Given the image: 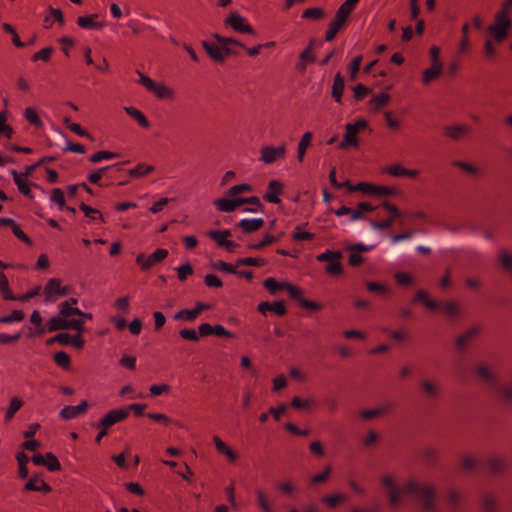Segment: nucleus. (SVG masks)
<instances>
[{"label":"nucleus","mask_w":512,"mask_h":512,"mask_svg":"<svg viewBox=\"0 0 512 512\" xmlns=\"http://www.w3.org/2000/svg\"><path fill=\"white\" fill-rule=\"evenodd\" d=\"M403 491L412 494L421 500L422 512H432L436 508V486L432 483H422L414 478L406 481Z\"/></svg>","instance_id":"1"},{"label":"nucleus","mask_w":512,"mask_h":512,"mask_svg":"<svg viewBox=\"0 0 512 512\" xmlns=\"http://www.w3.org/2000/svg\"><path fill=\"white\" fill-rule=\"evenodd\" d=\"M512 7V0H505L501 8L494 14L493 23L488 26L487 33L497 42H504L512 29V20L509 12Z\"/></svg>","instance_id":"2"},{"label":"nucleus","mask_w":512,"mask_h":512,"mask_svg":"<svg viewBox=\"0 0 512 512\" xmlns=\"http://www.w3.org/2000/svg\"><path fill=\"white\" fill-rule=\"evenodd\" d=\"M213 204L219 211L225 212V213L234 212L238 207H240L241 205H244V204H254V206H255L253 208L252 207L244 208L245 212L250 213V212H255L257 210L262 211L264 209L263 204L261 203L259 197H257V196H251L248 198L236 197V198H232V199L219 198V199L214 200Z\"/></svg>","instance_id":"3"},{"label":"nucleus","mask_w":512,"mask_h":512,"mask_svg":"<svg viewBox=\"0 0 512 512\" xmlns=\"http://www.w3.org/2000/svg\"><path fill=\"white\" fill-rule=\"evenodd\" d=\"M413 303L422 302L424 306L430 310L441 309L443 313L449 318L453 319L460 314V307L454 301H447L445 303H438L428 297V293L424 290H417L412 299Z\"/></svg>","instance_id":"4"},{"label":"nucleus","mask_w":512,"mask_h":512,"mask_svg":"<svg viewBox=\"0 0 512 512\" xmlns=\"http://www.w3.org/2000/svg\"><path fill=\"white\" fill-rule=\"evenodd\" d=\"M46 328L48 332L58 330L72 329L77 332H84V321L82 319H66L58 313L57 316L51 317L47 323Z\"/></svg>","instance_id":"5"},{"label":"nucleus","mask_w":512,"mask_h":512,"mask_svg":"<svg viewBox=\"0 0 512 512\" xmlns=\"http://www.w3.org/2000/svg\"><path fill=\"white\" fill-rule=\"evenodd\" d=\"M476 379L486 388L494 390L498 387V376L492 366L485 362L478 363L474 368Z\"/></svg>","instance_id":"6"},{"label":"nucleus","mask_w":512,"mask_h":512,"mask_svg":"<svg viewBox=\"0 0 512 512\" xmlns=\"http://www.w3.org/2000/svg\"><path fill=\"white\" fill-rule=\"evenodd\" d=\"M342 252L326 250L324 253L317 255L316 259L319 262H327L325 272L331 276L341 275L343 273V266L341 263Z\"/></svg>","instance_id":"7"},{"label":"nucleus","mask_w":512,"mask_h":512,"mask_svg":"<svg viewBox=\"0 0 512 512\" xmlns=\"http://www.w3.org/2000/svg\"><path fill=\"white\" fill-rule=\"evenodd\" d=\"M380 207L388 211V217L381 221L370 220V223L374 229L387 230L402 216V213L395 204L387 200L381 202Z\"/></svg>","instance_id":"8"},{"label":"nucleus","mask_w":512,"mask_h":512,"mask_svg":"<svg viewBox=\"0 0 512 512\" xmlns=\"http://www.w3.org/2000/svg\"><path fill=\"white\" fill-rule=\"evenodd\" d=\"M224 24L229 25L234 31L239 33L248 35L256 34L255 29L237 12H231L229 16L225 18Z\"/></svg>","instance_id":"9"},{"label":"nucleus","mask_w":512,"mask_h":512,"mask_svg":"<svg viewBox=\"0 0 512 512\" xmlns=\"http://www.w3.org/2000/svg\"><path fill=\"white\" fill-rule=\"evenodd\" d=\"M168 256V250L164 248L156 249L152 254L146 257L144 254H139L136 257V263L140 266L141 270L148 271L152 266L162 262Z\"/></svg>","instance_id":"10"},{"label":"nucleus","mask_w":512,"mask_h":512,"mask_svg":"<svg viewBox=\"0 0 512 512\" xmlns=\"http://www.w3.org/2000/svg\"><path fill=\"white\" fill-rule=\"evenodd\" d=\"M446 506L450 512H461L466 507V495L464 492L449 488L446 493Z\"/></svg>","instance_id":"11"},{"label":"nucleus","mask_w":512,"mask_h":512,"mask_svg":"<svg viewBox=\"0 0 512 512\" xmlns=\"http://www.w3.org/2000/svg\"><path fill=\"white\" fill-rule=\"evenodd\" d=\"M349 16V14L343 12L339 8L336 10L334 19L331 21L325 32V41L331 42L336 37L337 33L344 28Z\"/></svg>","instance_id":"12"},{"label":"nucleus","mask_w":512,"mask_h":512,"mask_svg":"<svg viewBox=\"0 0 512 512\" xmlns=\"http://www.w3.org/2000/svg\"><path fill=\"white\" fill-rule=\"evenodd\" d=\"M500 496L493 491H484L479 499L480 512H500Z\"/></svg>","instance_id":"13"},{"label":"nucleus","mask_w":512,"mask_h":512,"mask_svg":"<svg viewBox=\"0 0 512 512\" xmlns=\"http://www.w3.org/2000/svg\"><path fill=\"white\" fill-rule=\"evenodd\" d=\"M508 462L505 457L493 456L484 462V471L491 476H498L506 472Z\"/></svg>","instance_id":"14"},{"label":"nucleus","mask_w":512,"mask_h":512,"mask_svg":"<svg viewBox=\"0 0 512 512\" xmlns=\"http://www.w3.org/2000/svg\"><path fill=\"white\" fill-rule=\"evenodd\" d=\"M260 160L266 164H271L277 159H282L286 154L285 144H281L278 147L264 146L262 147Z\"/></svg>","instance_id":"15"},{"label":"nucleus","mask_w":512,"mask_h":512,"mask_svg":"<svg viewBox=\"0 0 512 512\" xmlns=\"http://www.w3.org/2000/svg\"><path fill=\"white\" fill-rule=\"evenodd\" d=\"M480 325H473L455 339V347L458 351H464L467 345L472 342L481 332Z\"/></svg>","instance_id":"16"},{"label":"nucleus","mask_w":512,"mask_h":512,"mask_svg":"<svg viewBox=\"0 0 512 512\" xmlns=\"http://www.w3.org/2000/svg\"><path fill=\"white\" fill-rule=\"evenodd\" d=\"M128 417V411L125 409H114L110 410L104 417H102L95 425L97 428L105 426L109 428L115 423L121 422Z\"/></svg>","instance_id":"17"},{"label":"nucleus","mask_w":512,"mask_h":512,"mask_svg":"<svg viewBox=\"0 0 512 512\" xmlns=\"http://www.w3.org/2000/svg\"><path fill=\"white\" fill-rule=\"evenodd\" d=\"M22 491L50 493L52 491V487L47 482L40 478V474H34L23 486Z\"/></svg>","instance_id":"18"},{"label":"nucleus","mask_w":512,"mask_h":512,"mask_svg":"<svg viewBox=\"0 0 512 512\" xmlns=\"http://www.w3.org/2000/svg\"><path fill=\"white\" fill-rule=\"evenodd\" d=\"M282 193V182L279 180H271L268 184V191L263 195V199L269 203L279 204L281 202L279 195Z\"/></svg>","instance_id":"19"},{"label":"nucleus","mask_w":512,"mask_h":512,"mask_svg":"<svg viewBox=\"0 0 512 512\" xmlns=\"http://www.w3.org/2000/svg\"><path fill=\"white\" fill-rule=\"evenodd\" d=\"M470 133L471 128L464 124L451 125L444 128V136L454 141H459L461 138L469 135Z\"/></svg>","instance_id":"20"},{"label":"nucleus","mask_w":512,"mask_h":512,"mask_svg":"<svg viewBox=\"0 0 512 512\" xmlns=\"http://www.w3.org/2000/svg\"><path fill=\"white\" fill-rule=\"evenodd\" d=\"M61 279L51 278L44 286V295L46 302H52L60 296Z\"/></svg>","instance_id":"21"},{"label":"nucleus","mask_w":512,"mask_h":512,"mask_svg":"<svg viewBox=\"0 0 512 512\" xmlns=\"http://www.w3.org/2000/svg\"><path fill=\"white\" fill-rule=\"evenodd\" d=\"M257 310L264 315L267 311L274 312L278 316H284L286 314V307L283 300L274 302H260Z\"/></svg>","instance_id":"22"},{"label":"nucleus","mask_w":512,"mask_h":512,"mask_svg":"<svg viewBox=\"0 0 512 512\" xmlns=\"http://www.w3.org/2000/svg\"><path fill=\"white\" fill-rule=\"evenodd\" d=\"M345 130H346L345 135L343 137V140L338 145V148L346 149L349 146L358 147L359 141L357 139V132H356L354 126H352V123L346 124Z\"/></svg>","instance_id":"23"},{"label":"nucleus","mask_w":512,"mask_h":512,"mask_svg":"<svg viewBox=\"0 0 512 512\" xmlns=\"http://www.w3.org/2000/svg\"><path fill=\"white\" fill-rule=\"evenodd\" d=\"M87 408H88V403L86 400H83L77 406H70V405L65 406L60 412V417L65 420H70V419L77 417L80 414L85 413Z\"/></svg>","instance_id":"24"},{"label":"nucleus","mask_w":512,"mask_h":512,"mask_svg":"<svg viewBox=\"0 0 512 512\" xmlns=\"http://www.w3.org/2000/svg\"><path fill=\"white\" fill-rule=\"evenodd\" d=\"M11 174L13 176L14 183L17 185L18 191L28 198H33L31 186L37 187V184L29 182L28 179L20 177L16 170H12Z\"/></svg>","instance_id":"25"},{"label":"nucleus","mask_w":512,"mask_h":512,"mask_svg":"<svg viewBox=\"0 0 512 512\" xmlns=\"http://www.w3.org/2000/svg\"><path fill=\"white\" fill-rule=\"evenodd\" d=\"M202 46L212 61L218 64H223L222 45L211 44L208 41H203Z\"/></svg>","instance_id":"26"},{"label":"nucleus","mask_w":512,"mask_h":512,"mask_svg":"<svg viewBox=\"0 0 512 512\" xmlns=\"http://www.w3.org/2000/svg\"><path fill=\"white\" fill-rule=\"evenodd\" d=\"M344 88H345L344 77L340 72H337L333 79L331 95H332V98L335 100V102H337L338 104L342 103Z\"/></svg>","instance_id":"27"},{"label":"nucleus","mask_w":512,"mask_h":512,"mask_svg":"<svg viewBox=\"0 0 512 512\" xmlns=\"http://www.w3.org/2000/svg\"><path fill=\"white\" fill-rule=\"evenodd\" d=\"M98 14H90L85 16H79L77 18V25L83 29H101L105 26V22H96Z\"/></svg>","instance_id":"28"},{"label":"nucleus","mask_w":512,"mask_h":512,"mask_svg":"<svg viewBox=\"0 0 512 512\" xmlns=\"http://www.w3.org/2000/svg\"><path fill=\"white\" fill-rule=\"evenodd\" d=\"M264 225V221L262 218H254V219H242L237 223V227L241 228L245 234L253 233Z\"/></svg>","instance_id":"29"},{"label":"nucleus","mask_w":512,"mask_h":512,"mask_svg":"<svg viewBox=\"0 0 512 512\" xmlns=\"http://www.w3.org/2000/svg\"><path fill=\"white\" fill-rule=\"evenodd\" d=\"M497 398L500 404L512 407V383L504 384L496 388Z\"/></svg>","instance_id":"30"},{"label":"nucleus","mask_w":512,"mask_h":512,"mask_svg":"<svg viewBox=\"0 0 512 512\" xmlns=\"http://www.w3.org/2000/svg\"><path fill=\"white\" fill-rule=\"evenodd\" d=\"M393 408H394L393 404H387V405H382V406L376 407L374 409L363 410L361 412V417L365 420H371L373 418H376V417H379V416H382L384 414L391 412L393 410Z\"/></svg>","instance_id":"31"},{"label":"nucleus","mask_w":512,"mask_h":512,"mask_svg":"<svg viewBox=\"0 0 512 512\" xmlns=\"http://www.w3.org/2000/svg\"><path fill=\"white\" fill-rule=\"evenodd\" d=\"M213 441L217 451L225 456H227L228 460L231 462L236 461L238 458L237 453L232 450L219 436H214Z\"/></svg>","instance_id":"32"},{"label":"nucleus","mask_w":512,"mask_h":512,"mask_svg":"<svg viewBox=\"0 0 512 512\" xmlns=\"http://www.w3.org/2000/svg\"><path fill=\"white\" fill-rule=\"evenodd\" d=\"M377 208H381L380 204L377 206H373L369 202H359L356 206V209H354V211L352 212L350 219L352 221L362 219L364 217L365 212H373Z\"/></svg>","instance_id":"33"},{"label":"nucleus","mask_w":512,"mask_h":512,"mask_svg":"<svg viewBox=\"0 0 512 512\" xmlns=\"http://www.w3.org/2000/svg\"><path fill=\"white\" fill-rule=\"evenodd\" d=\"M124 110L131 118L136 120L142 128L147 129L150 127V122L147 117L139 109L129 106L124 107Z\"/></svg>","instance_id":"34"},{"label":"nucleus","mask_w":512,"mask_h":512,"mask_svg":"<svg viewBox=\"0 0 512 512\" xmlns=\"http://www.w3.org/2000/svg\"><path fill=\"white\" fill-rule=\"evenodd\" d=\"M284 235L283 232H281L279 235L277 236H273L271 234H266L263 239L261 241H259L258 243H249L247 245V248L248 249H252V250H262L264 249L265 247H267L268 245L272 244V243H275L277 241L280 240V238Z\"/></svg>","instance_id":"35"},{"label":"nucleus","mask_w":512,"mask_h":512,"mask_svg":"<svg viewBox=\"0 0 512 512\" xmlns=\"http://www.w3.org/2000/svg\"><path fill=\"white\" fill-rule=\"evenodd\" d=\"M312 136H313L312 133L310 131H307L302 135V137L298 143L297 159L300 163L303 162V160H304L306 150L311 144Z\"/></svg>","instance_id":"36"},{"label":"nucleus","mask_w":512,"mask_h":512,"mask_svg":"<svg viewBox=\"0 0 512 512\" xmlns=\"http://www.w3.org/2000/svg\"><path fill=\"white\" fill-rule=\"evenodd\" d=\"M443 65H434L423 71L422 75V83L424 85H429L432 81L436 80L442 71Z\"/></svg>","instance_id":"37"},{"label":"nucleus","mask_w":512,"mask_h":512,"mask_svg":"<svg viewBox=\"0 0 512 512\" xmlns=\"http://www.w3.org/2000/svg\"><path fill=\"white\" fill-rule=\"evenodd\" d=\"M0 294L5 301L15 300V296L9 286V280L4 272H0Z\"/></svg>","instance_id":"38"},{"label":"nucleus","mask_w":512,"mask_h":512,"mask_svg":"<svg viewBox=\"0 0 512 512\" xmlns=\"http://www.w3.org/2000/svg\"><path fill=\"white\" fill-rule=\"evenodd\" d=\"M347 500V497L343 493H336L332 495H327L321 498V502L325 504L328 508L334 509L336 508L340 503Z\"/></svg>","instance_id":"39"},{"label":"nucleus","mask_w":512,"mask_h":512,"mask_svg":"<svg viewBox=\"0 0 512 512\" xmlns=\"http://www.w3.org/2000/svg\"><path fill=\"white\" fill-rule=\"evenodd\" d=\"M268 263L267 259L262 257H246V258H239L235 262V267L240 266H265Z\"/></svg>","instance_id":"40"},{"label":"nucleus","mask_w":512,"mask_h":512,"mask_svg":"<svg viewBox=\"0 0 512 512\" xmlns=\"http://www.w3.org/2000/svg\"><path fill=\"white\" fill-rule=\"evenodd\" d=\"M151 92L159 99H172L174 96V91L164 83L156 82Z\"/></svg>","instance_id":"41"},{"label":"nucleus","mask_w":512,"mask_h":512,"mask_svg":"<svg viewBox=\"0 0 512 512\" xmlns=\"http://www.w3.org/2000/svg\"><path fill=\"white\" fill-rule=\"evenodd\" d=\"M208 237L216 242L219 247H223L226 244L227 238L231 235L230 230H210L207 233Z\"/></svg>","instance_id":"42"},{"label":"nucleus","mask_w":512,"mask_h":512,"mask_svg":"<svg viewBox=\"0 0 512 512\" xmlns=\"http://www.w3.org/2000/svg\"><path fill=\"white\" fill-rule=\"evenodd\" d=\"M30 322L36 326L35 332H30L29 337L33 335L41 336L45 333V327L43 326V320L38 310H34L30 316Z\"/></svg>","instance_id":"43"},{"label":"nucleus","mask_w":512,"mask_h":512,"mask_svg":"<svg viewBox=\"0 0 512 512\" xmlns=\"http://www.w3.org/2000/svg\"><path fill=\"white\" fill-rule=\"evenodd\" d=\"M152 171H154V167L152 165L139 163L134 168L128 170V174L132 178H139L151 173Z\"/></svg>","instance_id":"44"},{"label":"nucleus","mask_w":512,"mask_h":512,"mask_svg":"<svg viewBox=\"0 0 512 512\" xmlns=\"http://www.w3.org/2000/svg\"><path fill=\"white\" fill-rule=\"evenodd\" d=\"M421 387L427 398L435 399L438 397L439 389L433 381L424 379L421 381Z\"/></svg>","instance_id":"45"},{"label":"nucleus","mask_w":512,"mask_h":512,"mask_svg":"<svg viewBox=\"0 0 512 512\" xmlns=\"http://www.w3.org/2000/svg\"><path fill=\"white\" fill-rule=\"evenodd\" d=\"M452 164L469 175L479 176L481 174V170L472 163L456 160Z\"/></svg>","instance_id":"46"},{"label":"nucleus","mask_w":512,"mask_h":512,"mask_svg":"<svg viewBox=\"0 0 512 512\" xmlns=\"http://www.w3.org/2000/svg\"><path fill=\"white\" fill-rule=\"evenodd\" d=\"M80 210L85 214L86 217H89L93 220L99 219L102 223L105 222L104 217L100 210L96 208H92L89 205L82 202L79 205Z\"/></svg>","instance_id":"47"},{"label":"nucleus","mask_w":512,"mask_h":512,"mask_svg":"<svg viewBox=\"0 0 512 512\" xmlns=\"http://www.w3.org/2000/svg\"><path fill=\"white\" fill-rule=\"evenodd\" d=\"M390 100V95L388 93L382 92L369 100V104L373 106L375 111H379L383 106H385Z\"/></svg>","instance_id":"48"},{"label":"nucleus","mask_w":512,"mask_h":512,"mask_svg":"<svg viewBox=\"0 0 512 512\" xmlns=\"http://www.w3.org/2000/svg\"><path fill=\"white\" fill-rule=\"evenodd\" d=\"M325 16V11L321 7L307 8L303 11L301 17L309 20H320Z\"/></svg>","instance_id":"49"},{"label":"nucleus","mask_w":512,"mask_h":512,"mask_svg":"<svg viewBox=\"0 0 512 512\" xmlns=\"http://www.w3.org/2000/svg\"><path fill=\"white\" fill-rule=\"evenodd\" d=\"M287 282H278L275 278H267L263 285L269 291L270 294L275 295L278 290H284Z\"/></svg>","instance_id":"50"},{"label":"nucleus","mask_w":512,"mask_h":512,"mask_svg":"<svg viewBox=\"0 0 512 512\" xmlns=\"http://www.w3.org/2000/svg\"><path fill=\"white\" fill-rule=\"evenodd\" d=\"M22 405V400H20L18 397H12L5 414V420L10 421L14 417L15 413L22 407Z\"/></svg>","instance_id":"51"},{"label":"nucleus","mask_w":512,"mask_h":512,"mask_svg":"<svg viewBox=\"0 0 512 512\" xmlns=\"http://www.w3.org/2000/svg\"><path fill=\"white\" fill-rule=\"evenodd\" d=\"M257 504L263 512H273L272 507L269 503L267 494L261 490H256Z\"/></svg>","instance_id":"52"},{"label":"nucleus","mask_w":512,"mask_h":512,"mask_svg":"<svg viewBox=\"0 0 512 512\" xmlns=\"http://www.w3.org/2000/svg\"><path fill=\"white\" fill-rule=\"evenodd\" d=\"M44 466L51 472L61 470V464L56 455L53 454L52 452L46 453V460L44 461Z\"/></svg>","instance_id":"53"},{"label":"nucleus","mask_w":512,"mask_h":512,"mask_svg":"<svg viewBox=\"0 0 512 512\" xmlns=\"http://www.w3.org/2000/svg\"><path fill=\"white\" fill-rule=\"evenodd\" d=\"M315 405V401L312 398L301 399L299 396H295L291 400V407L295 409H310Z\"/></svg>","instance_id":"54"},{"label":"nucleus","mask_w":512,"mask_h":512,"mask_svg":"<svg viewBox=\"0 0 512 512\" xmlns=\"http://www.w3.org/2000/svg\"><path fill=\"white\" fill-rule=\"evenodd\" d=\"M25 318L22 310H14L11 314L0 317V324H8L12 322H21Z\"/></svg>","instance_id":"55"},{"label":"nucleus","mask_w":512,"mask_h":512,"mask_svg":"<svg viewBox=\"0 0 512 512\" xmlns=\"http://www.w3.org/2000/svg\"><path fill=\"white\" fill-rule=\"evenodd\" d=\"M2 28L6 33H8L12 36V43L17 48H23L25 46V43L20 40L16 29L11 24L3 23Z\"/></svg>","instance_id":"56"},{"label":"nucleus","mask_w":512,"mask_h":512,"mask_svg":"<svg viewBox=\"0 0 512 512\" xmlns=\"http://www.w3.org/2000/svg\"><path fill=\"white\" fill-rule=\"evenodd\" d=\"M212 37L218 42V44H220L222 46L234 45V46H238V47H241V48H245V45L243 43H241L240 41H238L237 39H235V38L224 37V36H221L218 33H214L212 35Z\"/></svg>","instance_id":"57"},{"label":"nucleus","mask_w":512,"mask_h":512,"mask_svg":"<svg viewBox=\"0 0 512 512\" xmlns=\"http://www.w3.org/2000/svg\"><path fill=\"white\" fill-rule=\"evenodd\" d=\"M332 473V467L327 465L321 473L315 474L310 478V484H322L326 482Z\"/></svg>","instance_id":"58"},{"label":"nucleus","mask_w":512,"mask_h":512,"mask_svg":"<svg viewBox=\"0 0 512 512\" xmlns=\"http://www.w3.org/2000/svg\"><path fill=\"white\" fill-rule=\"evenodd\" d=\"M24 116L30 124H32L36 127L43 126V123H42L37 111L34 108H32V107L26 108L24 111Z\"/></svg>","instance_id":"59"},{"label":"nucleus","mask_w":512,"mask_h":512,"mask_svg":"<svg viewBox=\"0 0 512 512\" xmlns=\"http://www.w3.org/2000/svg\"><path fill=\"white\" fill-rule=\"evenodd\" d=\"M55 363L61 368L68 370L70 368L71 360L70 356L65 351H59L54 355Z\"/></svg>","instance_id":"60"},{"label":"nucleus","mask_w":512,"mask_h":512,"mask_svg":"<svg viewBox=\"0 0 512 512\" xmlns=\"http://www.w3.org/2000/svg\"><path fill=\"white\" fill-rule=\"evenodd\" d=\"M375 184L368 183V182H359L355 185V187H349L350 192H363L369 195L375 194Z\"/></svg>","instance_id":"61"},{"label":"nucleus","mask_w":512,"mask_h":512,"mask_svg":"<svg viewBox=\"0 0 512 512\" xmlns=\"http://www.w3.org/2000/svg\"><path fill=\"white\" fill-rule=\"evenodd\" d=\"M53 51H54V49L51 46L43 48V49L39 50L38 52L34 53L31 57V60L33 62H36L39 60L48 62L51 58Z\"/></svg>","instance_id":"62"},{"label":"nucleus","mask_w":512,"mask_h":512,"mask_svg":"<svg viewBox=\"0 0 512 512\" xmlns=\"http://www.w3.org/2000/svg\"><path fill=\"white\" fill-rule=\"evenodd\" d=\"M117 156H118L117 153H114V152H111V151H107V150H100V151H97L96 153L92 154L89 157V161L91 163H97V162H100L101 160L112 159V158H115Z\"/></svg>","instance_id":"63"},{"label":"nucleus","mask_w":512,"mask_h":512,"mask_svg":"<svg viewBox=\"0 0 512 512\" xmlns=\"http://www.w3.org/2000/svg\"><path fill=\"white\" fill-rule=\"evenodd\" d=\"M478 465H479L478 459L473 456L465 455L461 459V467L465 471H472V470L476 469L478 467Z\"/></svg>","instance_id":"64"}]
</instances>
